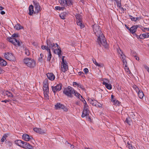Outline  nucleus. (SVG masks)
Here are the masks:
<instances>
[{
  "mask_svg": "<svg viewBox=\"0 0 149 149\" xmlns=\"http://www.w3.org/2000/svg\"><path fill=\"white\" fill-rule=\"evenodd\" d=\"M93 31L96 36L98 37L97 42L101 46L102 45L104 48L108 47V45L105 37L101 31L100 27L96 24L93 25Z\"/></svg>",
  "mask_w": 149,
  "mask_h": 149,
  "instance_id": "f257e3e1",
  "label": "nucleus"
},
{
  "mask_svg": "<svg viewBox=\"0 0 149 149\" xmlns=\"http://www.w3.org/2000/svg\"><path fill=\"white\" fill-rule=\"evenodd\" d=\"M63 93L67 96L70 97H72V94H74L77 97L78 96H80V94L79 93L73 88L69 86L64 89Z\"/></svg>",
  "mask_w": 149,
  "mask_h": 149,
  "instance_id": "f03ea898",
  "label": "nucleus"
},
{
  "mask_svg": "<svg viewBox=\"0 0 149 149\" xmlns=\"http://www.w3.org/2000/svg\"><path fill=\"white\" fill-rule=\"evenodd\" d=\"M15 143L17 146L26 149H33V146L29 143L22 140H17L15 141Z\"/></svg>",
  "mask_w": 149,
  "mask_h": 149,
  "instance_id": "7ed1b4c3",
  "label": "nucleus"
},
{
  "mask_svg": "<svg viewBox=\"0 0 149 149\" xmlns=\"http://www.w3.org/2000/svg\"><path fill=\"white\" fill-rule=\"evenodd\" d=\"M24 62L26 66L29 67L33 68L36 66V62L32 58H25L24 60Z\"/></svg>",
  "mask_w": 149,
  "mask_h": 149,
  "instance_id": "20e7f679",
  "label": "nucleus"
},
{
  "mask_svg": "<svg viewBox=\"0 0 149 149\" xmlns=\"http://www.w3.org/2000/svg\"><path fill=\"white\" fill-rule=\"evenodd\" d=\"M65 56H63L62 62L61 63V70L62 72H65L68 70V66L67 61L64 59Z\"/></svg>",
  "mask_w": 149,
  "mask_h": 149,
  "instance_id": "39448f33",
  "label": "nucleus"
},
{
  "mask_svg": "<svg viewBox=\"0 0 149 149\" xmlns=\"http://www.w3.org/2000/svg\"><path fill=\"white\" fill-rule=\"evenodd\" d=\"M47 44L49 47V48L53 51L56 48H58V45L56 43H54L49 40H47L46 41Z\"/></svg>",
  "mask_w": 149,
  "mask_h": 149,
  "instance_id": "423d86ee",
  "label": "nucleus"
},
{
  "mask_svg": "<svg viewBox=\"0 0 149 149\" xmlns=\"http://www.w3.org/2000/svg\"><path fill=\"white\" fill-rule=\"evenodd\" d=\"M54 108L56 110L63 109L65 112H67L68 111L67 108L64 105L60 103H57L54 106Z\"/></svg>",
  "mask_w": 149,
  "mask_h": 149,
  "instance_id": "0eeeda50",
  "label": "nucleus"
},
{
  "mask_svg": "<svg viewBox=\"0 0 149 149\" xmlns=\"http://www.w3.org/2000/svg\"><path fill=\"white\" fill-rule=\"evenodd\" d=\"M4 56L5 58L8 60L11 61H14L15 60V57L12 53L6 52L4 53Z\"/></svg>",
  "mask_w": 149,
  "mask_h": 149,
  "instance_id": "6e6552de",
  "label": "nucleus"
},
{
  "mask_svg": "<svg viewBox=\"0 0 149 149\" xmlns=\"http://www.w3.org/2000/svg\"><path fill=\"white\" fill-rule=\"evenodd\" d=\"M59 2L61 6H64L72 5V1L70 0H60Z\"/></svg>",
  "mask_w": 149,
  "mask_h": 149,
  "instance_id": "1a4fd4ad",
  "label": "nucleus"
},
{
  "mask_svg": "<svg viewBox=\"0 0 149 149\" xmlns=\"http://www.w3.org/2000/svg\"><path fill=\"white\" fill-rule=\"evenodd\" d=\"M117 52L118 54L120 55V57L122 59L123 63L126 65V56L125 55L123 54V52L120 49H117Z\"/></svg>",
  "mask_w": 149,
  "mask_h": 149,
  "instance_id": "9d476101",
  "label": "nucleus"
},
{
  "mask_svg": "<svg viewBox=\"0 0 149 149\" xmlns=\"http://www.w3.org/2000/svg\"><path fill=\"white\" fill-rule=\"evenodd\" d=\"M62 87V84H59L56 85L55 86H52V88L53 92L55 94L56 92L60 91L61 90Z\"/></svg>",
  "mask_w": 149,
  "mask_h": 149,
  "instance_id": "9b49d317",
  "label": "nucleus"
},
{
  "mask_svg": "<svg viewBox=\"0 0 149 149\" xmlns=\"http://www.w3.org/2000/svg\"><path fill=\"white\" fill-rule=\"evenodd\" d=\"M8 39L9 42L12 43L14 45H17L18 46H20L19 41L17 40L16 38L9 37L8 38Z\"/></svg>",
  "mask_w": 149,
  "mask_h": 149,
  "instance_id": "f8f14e48",
  "label": "nucleus"
},
{
  "mask_svg": "<svg viewBox=\"0 0 149 149\" xmlns=\"http://www.w3.org/2000/svg\"><path fill=\"white\" fill-rule=\"evenodd\" d=\"M33 3L35 9V11L34 12V13H38L40 11V7L39 5V3L37 2L35 0L33 1Z\"/></svg>",
  "mask_w": 149,
  "mask_h": 149,
  "instance_id": "ddd939ff",
  "label": "nucleus"
},
{
  "mask_svg": "<svg viewBox=\"0 0 149 149\" xmlns=\"http://www.w3.org/2000/svg\"><path fill=\"white\" fill-rule=\"evenodd\" d=\"M53 52L54 54H57L59 57L61 56L62 51L59 46L58 48H56Z\"/></svg>",
  "mask_w": 149,
  "mask_h": 149,
  "instance_id": "4468645a",
  "label": "nucleus"
},
{
  "mask_svg": "<svg viewBox=\"0 0 149 149\" xmlns=\"http://www.w3.org/2000/svg\"><path fill=\"white\" fill-rule=\"evenodd\" d=\"M89 111L88 108H84L83 111L81 115V117L84 118L86 116H87L89 115Z\"/></svg>",
  "mask_w": 149,
  "mask_h": 149,
  "instance_id": "2eb2a0df",
  "label": "nucleus"
},
{
  "mask_svg": "<svg viewBox=\"0 0 149 149\" xmlns=\"http://www.w3.org/2000/svg\"><path fill=\"white\" fill-rule=\"evenodd\" d=\"M48 79L51 81H53L55 78L54 75L52 73H48L47 74Z\"/></svg>",
  "mask_w": 149,
  "mask_h": 149,
  "instance_id": "dca6fc26",
  "label": "nucleus"
},
{
  "mask_svg": "<svg viewBox=\"0 0 149 149\" xmlns=\"http://www.w3.org/2000/svg\"><path fill=\"white\" fill-rule=\"evenodd\" d=\"M139 25H136L132 26L130 29V31L132 34L134 33L136 31L137 28L139 27Z\"/></svg>",
  "mask_w": 149,
  "mask_h": 149,
  "instance_id": "f3484780",
  "label": "nucleus"
},
{
  "mask_svg": "<svg viewBox=\"0 0 149 149\" xmlns=\"http://www.w3.org/2000/svg\"><path fill=\"white\" fill-rule=\"evenodd\" d=\"M92 60L93 63L96 66L100 68H103L104 66V65L103 64L101 63H98L96 61V60L94 58H93L92 59Z\"/></svg>",
  "mask_w": 149,
  "mask_h": 149,
  "instance_id": "a211bd4d",
  "label": "nucleus"
},
{
  "mask_svg": "<svg viewBox=\"0 0 149 149\" xmlns=\"http://www.w3.org/2000/svg\"><path fill=\"white\" fill-rule=\"evenodd\" d=\"M88 101L92 105L94 106L95 107L96 106L97 104L98 103L96 100L91 98L88 99Z\"/></svg>",
  "mask_w": 149,
  "mask_h": 149,
  "instance_id": "6ab92c4d",
  "label": "nucleus"
},
{
  "mask_svg": "<svg viewBox=\"0 0 149 149\" xmlns=\"http://www.w3.org/2000/svg\"><path fill=\"white\" fill-rule=\"evenodd\" d=\"M29 14L30 15H32L34 13L33 6L31 5L29 6Z\"/></svg>",
  "mask_w": 149,
  "mask_h": 149,
  "instance_id": "aec40b11",
  "label": "nucleus"
},
{
  "mask_svg": "<svg viewBox=\"0 0 149 149\" xmlns=\"http://www.w3.org/2000/svg\"><path fill=\"white\" fill-rule=\"evenodd\" d=\"M22 139L26 141H28L31 139V138L29 137V136L26 134H24L23 135Z\"/></svg>",
  "mask_w": 149,
  "mask_h": 149,
  "instance_id": "412c9836",
  "label": "nucleus"
},
{
  "mask_svg": "<svg viewBox=\"0 0 149 149\" xmlns=\"http://www.w3.org/2000/svg\"><path fill=\"white\" fill-rule=\"evenodd\" d=\"M103 85L105 86V87L109 90H111L112 88V86L110 84H108V83L105 82L104 81L103 82Z\"/></svg>",
  "mask_w": 149,
  "mask_h": 149,
  "instance_id": "4be33fe9",
  "label": "nucleus"
},
{
  "mask_svg": "<svg viewBox=\"0 0 149 149\" xmlns=\"http://www.w3.org/2000/svg\"><path fill=\"white\" fill-rule=\"evenodd\" d=\"M7 62L5 60L0 57V65L1 66H6L7 64Z\"/></svg>",
  "mask_w": 149,
  "mask_h": 149,
  "instance_id": "5701e85b",
  "label": "nucleus"
},
{
  "mask_svg": "<svg viewBox=\"0 0 149 149\" xmlns=\"http://www.w3.org/2000/svg\"><path fill=\"white\" fill-rule=\"evenodd\" d=\"M138 93V95L139 98L141 99H142L144 96V94L141 90H140L137 93Z\"/></svg>",
  "mask_w": 149,
  "mask_h": 149,
  "instance_id": "b1692460",
  "label": "nucleus"
},
{
  "mask_svg": "<svg viewBox=\"0 0 149 149\" xmlns=\"http://www.w3.org/2000/svg\"><path fill=\"white\" fill-rule=\"evenodd\" d=\"M4 95H7L8 97L13 98V95L11 92L8 91H6L4 93Z\"/></svg>",
  "mask_w": 149,
  "mask_h": 149,
  "instance_id": "393cba45",
  "label": "nucleus"
},
{
  "mask_svg": "<svg viewBox=\"0 0 149 149\" xmlns=\"http://www.w3.org/2000/svg\"><path fill=\"white\" fill-rule=\"evenodd\" d=\"M14 28L16 30H19L23 29V27L20 24H18L15 25L14 26Z\"/></svg>",
  "mask_w": 149,
  "mask_h": 149,
  "instance_id": "a878e982",
  "label": "nucleus"
},
{
  "mask_svg": "<svg viewBox=\"0 0 149 149\" xmlns=\"http://www.w3.org/2000/svg\"><path fill=\"white\" fill-rule=\"evenodd\" d=\"M132 143L130 141H129L127 142V143L126 144V146L129 149H132L133 146L131 144Z\"/></svg>",
  "mask_w": 149,
  "mask_h": 149,
  "instance_id": "bb28decb",
  "label": "nucleus"
},
{
  "mask_svg": "<svg viewBox=\"0 0 149 149\" xmlns=\"http://www.w3.org/2000/svg\"><path fill=\"white\" fill-rule=\"evenodd\" d=\"M43 87V91H49V89L48 86L47 84H44Z\"/></svg>",
  "mask_w": 149,
  "mask_h": 149,
  "instance_id": "cd10ccee",
  "label": "nucleus"
},
{
  "mask_svg": "<svg viewBox=\"0 0 149 149\" xmlns=\"http://www.w3.org/2000/svg\"><path fill=\"white\" fill-rule=\"evenodd\" d=\"M48 52V54L47 56V61L49 62L51 60L52 57V55L51 54V51H49Z\"/></svg>",
  "mask_w": 149,
  "mask_h": 149,
  "instance_id": "c85d7f7f",
  "label": "nucleus"
},
{
  "mask_svg": "<svg viewBox=\"0 0 149 149\" xmlns=\"http://www.w3.org/2000/svg\"><path fill=\"white\" fill-rule=\"evenodd\" d=\"M75 17L77 21H82V17L81 15L79 14H77L75 15Z\"/></svg>",
  "mask_w": 149,
  "mask_h": 149,
  "instance_id": "c756f323",
  "label": "nucleus"
},
{
  "mask_svg": "<svg viewBox=\"0 0 149 149\" xmlns=\"http://www.w3.org/2000/svg\"><path fill=\"white\" fill-rule=\"evenodd\" d=\"M77 23L78 25L80 26V28L82 29L84 27V25L82 24L81 21H77Z\"/></svg>",
  "mask_w": 149,
  "mask_h": 149,
  "instance_id": "7c9ffc66",
  "label": "nucleus"
},
{
  "mask_svg": "<svg viewBox=\"0 0 149 149\" xmlns=\"http://www.w3.org/2000/svg\"><path fill=\"white\" fill-rule=\"evenodd\" d=\"M41 48L42 49H45L46 50L47 52H48L49 51H50V49L49 48V47L47 45V46H46L45 45H42L41 46Z\"/></svg>",
  "mask_w": 149,
  "mask_h": 149,
  "instance_id": "2f4dec72",
  "label": "nucleus"
},
{
  "mask_svg": "<svg viewBox=\"0 0 149 149\" xmlns=\"http://www.w3.org/2000/svg\"><path fill=\"white\" fill-rule=\"evenodd\" d=\"M77 97L81 101L83 102L84 104H87V103L86 101L83 98L82 96L80 95V96H79Z\"/></svg>",
  "mask_w": 149,
  "mask_h": 149,
  "instance_id": "473e14b6",
  "label": "nucleus"
},
{
  "mask_svg": "<svg viewBox=\"0 0 149 149\" xmlns=\"http://www.w3.org/2000/svg\"><path fill=\"white\" fill-rule=\"evenodd\" d=\"M46 132V130H43L41 128H40V130H39L38 133L39 134H45Z\"/></svg>",
  "mask_w": 149,
  "mask_h": 149,
  "instance_id": "72a5a7b5",
  "label": "nucleus"
},
{
  "mask_svg": "<svg viewBox=\"0 0 149 149\" xmlns=\"http://www.w3.org/2000/svg\"><path fill=\"white\" fill-rule=\"evenodd\" d=\"M123 139L125 144H126V143H127V142L130 141L129 139L127 137H123Z\"/></svg>",
  "mask_w": 149,
  "mask_h": 149,
  "instance_id": "f704fd0d",
  "label": "nucleus"
},
{
  "mask_svg": "<svg viewBox=\"0 0 149 149\" xmlns=\"http://www.w3.org/2000/svg\"><path fill=\"white\" fill-rule=\"evenodd\" d=\"M49 91H44V95L46 99H49V96L48 95Z\"/></svg>",
  "mask_w": 149,
  "mask_h": 149,
  "instance_id": "c9c22d12",
  "label": "nucleus"
},
{
  "mask_svg": "<svg viewBox=\"0 0 149 149\" xmlns=\"http://www.w3.org/2000/svg\"><path fill=\"white\" fill-rule=\"evenodd\" d=\"M7 137V135L6 134H4L2 137L1 141V142H4L6 140V138Z\"/></svg>",
  "mask_w": 149,
  "mask_h": 149,
  "instance_id": "e433bc0d",
  "label": "nucleus"
},
{
  "mask_svg": "<svg viewBox=\"0 0 149 149\" xmlns=\"http://www.w3.org/2000/svg\"><path fill=\"white\" fill-rule=\"evenodd\" d=\"M125 122L127 123L129 125H131V120L130 118H127Z\"/></svg>",
  "mask_w": 149,
  "mask_h": 149,
  "instance_id": "4c0bfd02",
  "label": "nucleus"
},
{
  "mask_svg": "<svg viewBox=\"0 0 149 149\" xmlns=\"http://www.w3.org/2000/svg\"><path fill=\"white\" fill-rule=\"evenodd\" d=\"M59 16L61 19H65V15L64 13H61Z\"/></svg>",
  "mask_w": 149,
  "mask_h": 149,
  "instance_id": "58836bf2",
  "label": "nucleus"
},
{
  "mask_svg": "<svg viewBox=\"0 0 149 149\" xmlns=\"http://www.w3.org/2000/svg\"><path fill=\"white\" fill-rule=\"evenodd\" d=\"M133 88L137 93L140 90L139 88L136 86L134 85L133 86Z\"/></svg>",
  "mask_w": 149,
  "mask_h": 149,
  "instance_id": "ea45409f",
  "label": "nucleus"
},
{
  "mask_svg": "<svg viewBox=\"0 0 149 149\" xmlns=\"http://www.w3.org/2000/svg\"><path fill=\"white\" fill-rule=\"evenodd\" d=\"M143 37L144 39L145 38H147L149 37V33H143Z\"/></svg>",
  "mask_w": 149,
  "mask_h": 149,
  "instance_id": "a19ab883",
  "label": "nucleus"
},
{
  "mask_svg": "<svg viewBox=\"0 0 149 149\" xmlns=\"http://www.w3.org/2000/svg\"><path fill=\"white\" fill-rule=\"evenodd\" d=\"M25 54L27 56H29L30 55V52L29 50L27 49H25Z\"/></svg>",
  "mask_w": 149,
  "mask_h": 149,
  "instance_id": "79ce46f5",
  "label": "nucleus"
},
{
  "mask_svg": "<svg viewBox=\"0 0 149 149\" xmlns=\"http://www.w3.org/2000/svg\"><path fill=\"white\" fill-rule=\"evenodd\" d=\"M83 71L86 74H87L88 72H89V70L87 68H84V69Z\"/></svg>",
  "mask_w": 149,
  "mask_h": 149,
  "instance_id": "37998d69",
  "label": "nucleus"
},
{
  "mask_svg": "<svg viewBox=\"0 0 149 149\" xmlns=\"http://www.w3.org/2000/svg\"><path fill=\"white\" fill-rule=\"evenodd\" d=\"M129 17L132 21L135 22V17H134L131 15H129Z\"/></svg>",
  "mask_w": 149,
  "mask_h": 149,
  "instance_id": "c03bdc74",
  "label": "nucleus"
},
{
  "mask_svg": "<svg viewBox=\"0 0 149 149\" xmlns=\"http://www.w3.org/2000/svg\"><path fill=\"white\" fill-rule=\"evenodd\" d=\"M78 74L81 77L84 76V74L82 72H79L78 73Z\"/></svg>",
  "mask_w": 149,
  "mask_h": 149,
  "instance_id": "a18cd8bd",
  "label": "nucleus"
},
{
  "mask_svg": "<svg viewBox=\"0 0 149 149\" xmlns=\"http://www.w3.org/2000/svg\"><path fill=\"white\" fill-rule=\"evenodd\" d=\"M43 56L44 55L42 53L40 54V57H39V61H42V59Z\"/></svg>",
  "mask_w": 149,
  "mask_h": 149,
  "instance_id": "49530a36",
  "label": "nucleus"
},
{
  "mask_svg": "<svg viewBox=\"0 0 149 149\" xmlns=\"http://www.w3.org/2000/svg\"><path fill=\"white\" fill-rule=\"evenodd\" d=\"M40 130V128H37V127H35L33 128V130L34 131L37 133H38L39 130Z\"/></svg>",
  "mask_w": 149,
  "mask_h": 149,
  "instance_id": "de8ad7c7",
  "label": "nucleus"
},
{
  "mask_svg": "<svg viewBox=\"0 0 149 149\" xmlns=\"http://www.w3.org/2000/svg\"><path fill=\"white\" fill-rule=\"evenodd\" d=\"M80 83H77L76 82H73V85L74 86V85H76L77 87H79Z\"/></svg>",
  "mask_w": 149,
  "mask_h": 149,
  "instance_id": "09e8293b",
  "label": "nucleus"
},
{
  "mask_svg": "<svg viewBox=\"0 0 149 149\" xmlns=\"http://www.w3.org/2000/svg\"><path fill=\"white\" fill-rule=\"evenodd\" d=\"M79 88H80L82 90L84 91L85 90V88H84L83 86L81 84H79Z\"/></svg>",
  "mask_w": 149,
  "mask_h": 149,
  "instance_id": "8fccbe9b",
  "label": "nucleus"
},
{
  "mask_svg": "<svg viewBox=\"0 0 149 149\" xmlns=\"http://www.w3.org/2000/svg\"><path fill=\"white\" fill-rule=\"evenodd\" d=\"M123 65H125V70H126L127 72H128V70H129V68H128V67L127 66V62H126V65H125V64H124L123 63Z\"/></svg>",
  "mask_w": 149,
  "mask_h": 149,
  "instance_id": "3c124183",
  "label": "nucleus"
},
{
  "mask_svg": "<svg viewBox=\"0 0 149 149\" xmlns=\"http://www.w3.org/2000/svg\"><path fill=\"white\" fill-rule=\"evenodd\" d=\"M0 47L1 48H3L5 47V45L3 43H0Z\"/></svg>",
  "mask_w": 149,
  "mask_h": 149,
  "instance_id": "603ef678",
  "label": "nucleus"
},
{
  "mask_svg": "<svg viewBox=\"0 0 149 149\" xmlns=\"http://www.w3.org/2000/svg\"><path fill=\"white\" fill-rule=\"evenodd\" d=\"M61 8V7L57 6L55 7V10H60V8Z\"/></svg>",
  "mask_w": 149,
  "mask_h": 149,
  "instance_id": "864d4df0",
  "label": "nucleus"
},
{
  "mask_svg": "<svg viewBox=\"0 0 149 149\" xmlns=\"http://www.w3.org/2000/svg\"><path fill=\"white\" fill-rule=\"evenodd\" d=\"M139 38L143 39H144L143 34H141L139 36Z\"/></svg>",
  "mask_w": 149,
  "mask_h": 149,
  "instance_id": "5fc2aeb1",
  "label": "nucleus"
},
{
  "mask_svg": "<svg viewBox=\"0 0 149 149\" xmlns=\"http://www.w3.org/2000/svg\"><path fill=\"white\" fill-rule=\"evenodd\" d=\"M10 101V100H2L1 101V102H4L6 103L8 102H9V101Z\"/></svg>",
  "mask_w": 149,
  "mask_h": 149,
  "instance_id": "6e6d98bb",
  "label": "nucleus"
},
{
  "mask_svg": "<svg viewBox=\"0 0 149 149\" xmlns=\"http://www.w3.org/2000/svg\"><path fill=\"white\" fill-rule=\"evenodd\" d=\"M86 118L87 120L89 121H91V119L90 117L89 116H86Z\"/></svg>",
  "mask_w": 149,
  "mask_h": 149,
  "instance_id": "4d7b16f0",
  "label": "nucleus"
},
{
  "mask_svg": "<svg viewBox=\"0 0 149 149\" xmlns=\"http://www.w3.org/2000/svg\"><path fill=\"white\" fill-rule=\"evenodd\" d=\"M117 5L118 7L119 8H120L121 6V3L119 2L117 3Z\"/></svg>",
  "mask_w": 149,
  "mask_h": 149,
  "instance_id": "13d9d810",
  "label": "nucleus"
},
{
  "mask_svg": "<svg viewBox=\"0 0 149 149\" xmlns=\"http://www.w3.org/2000/svg\"><path fill=\"white\" fill-rule=\"evenodd\" d=\"M18 35L17 34L15 33L13 34L12 36L13 37H18Z\"/></svg>",
  "mask_w": 149,
  "mask_h": 149,
  "instance_id": "bf43d9fd",
  "label": "nucleus"
},
{
  "mask_svg": "<svg viewBox=\"0 0 149 149\" xmlns=\"http://www.w3.org/2000/svg\"><path fill=\"white\" fill-rule=\"evenodd\" d=\"M88 108V106L87 104H84V108Z\"/></svg>",
  "mask_w": 149,
  "mask_h": 149,
  "instance_id": "052dcab7",
  "label": "nucleus"
},
{
  "mask_svg": "<svg viewBox=\"0 0 149 149\" xmlns=\"http://www.w3.org/2000/svg\"><path fill=\"white\" fill-rule=\"evenodd\" d=\"M102 106V104L100 103H98L96 107H101Z\"/></svg>",
  "mask_w": 149,
  "mask_h": 149,
  "instance_id": "680f3d73",
  "label": "nucleus"
},
{
  "mask_svg": "<svg viewBox=\"0 0 149 149\" xmlns=\"http://www.w3.org/2000/svg\"><path fill=\"white\" fill-rule=\"evenodd\" d=\"M144 67L146 70H147L149 68L146 65H144Z\"/></svg>",
  "mask_w": 149,
  "mask_h": 149,
  "instance_id": "e2e57ef3",
  "label": "nucleus"
},
{
  "mask_svg": "<svg viewBox=\"0 0 149 149\" xmlns=\"http://www.w3.org/2000/svg\"><path fill=\"white\" fill-rule=\"evenodd\" d=\"M111 102H113V103L114 102H115V101L117 102H118V100H116L115 99H114L111 100Z\"/></svg>",
  "mask_w": 149,
  "mask_h": 149,
  "instance_id": "0e129e2a",
  "label": "nucleus"
},
{
  "mask_svg": "<svg viewBox=\"0 0 149 149\" xmlns=\"http://www.w3.org/2000/svg\"><path fill=\"white\" fill-rule=\"evenodd\" d=\"M0 13L1 14L3 15L5 14V12L3 11H2Z\"/></svg>",
  "mask_w": 149,
  "mask_h": 149,
  "instance_id": "69168bd1",
  "label": "nucleus"
},
{
  "mask_svg": "<svg viewBox=\"0 0 149 149\" xmlns=\"http://www.w3.org/2000/svg\"><path fill=\"white\" fill-rule=\"evenodd\" d=\"M134 57L136 60H139V58L137 56H134Z\"/></svg>",
  "mask_w": 149,
  "mask_h": 149,
  "instance_id": "338daca9",
  "label": "nucleus"
},
{
  "mask_svg": "<svg viewBox=\"0 0 149 149\" xmlns=\"http://www.w3.org/2000/svg\"><path fill=\"white\" fill-rule=\"evenodd\" d=\"M114 103L116 104H117V105H118V104H119V101H118V102H116V101H115V102H114Z\"/></svg>",
  "mask_w": 149,
  "mask_h": 149,
  "instance_id": "774afa93",
  "label": "nucleus"
}]
</instances>
